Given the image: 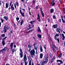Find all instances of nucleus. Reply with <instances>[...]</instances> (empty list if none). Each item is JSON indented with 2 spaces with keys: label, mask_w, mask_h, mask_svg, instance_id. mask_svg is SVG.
<instances>
[{
  "label": "nucleus",
  "mask_w": 65,
  "mask_h": 65,
  "mask_svg": "<svg viewBox=\"0 0 65 65\" xmlns=\"http://www.w3.org/2000/svg\"><path fill=\"white\" fill-rule=\"evenodd\" d=\"M48 56H47L46 57L45 60H44L42 62V63H41L40 65H44L45 64H46L47 63V62H48Z\"/></svg>",
  "instance_id": "obj_1"
},
{
  "label": "nucleus",
  "mask_w": 65,
  "mask_h": 65,
  "mask_svg": "<svg viewBox=\"0 0 65 65\" xmlns=\"http://www.w3.org/2000/svg\"><path fill=\"white\" fill-rule=\"evenodd\" d=\"M27 58L26 56V54H25L24 55V63L25 65H27L28 64V62L26 61L27 60Z\"/></svg>",
  "instance_id": "obj_2"
},
{
  "label": "nucleus",
  "mask_w": 65,
  "mask_h": 65,
  "mask_svg": "<svg viewBox=\"0 0 65 65\" xmlns=\"http://www.w3.org/2000/svg\"><path fill=\"white\" fill-rule=\"evenodd\" d=\"M10 29V27H8V25H6L4 26V30L5 31L4 32H6L7 31V29L8 30H9Z\"/></svg>",
  "instance_id": "obj_3"
},
{
  "label": "nucleus",
  "mask_w": 65,
  "mask_h": 65,
  "mask_svg": "<svg viewBox=\"0 0 65 65\" xmlns=\"http://www.w3.org/2000/svg\"><path fill=\"white\" fill-rule=\"evenodd\" d=\"M31 55H35V50L33 49V50H31L30 51Z\"/></svg>",
  "instance_id": "obj_4"
},
{
  "label": "nucleus",
  "mask_w": 65,
  "mask_h": 65,
  "mask_svg": "<svg viewBox=\"0 0 65 65\" xmlns=\"http://www.w3.org/2000/svg\"><path fill=\"white\" fill-rule=\"evenodd\" d=\"M37 20L39 21V22H41L40 17V16H39V14H38V15Z\"/></svg>",
  "instance_id": "obj_5"
},
{
  "label": "nucleus",
  "mask_w": 65,
  "mask_h": 65,
  "mask_svg": "<svg viewBox=\"0 0 65 65\" xmlns=\"http://www.w3.org/2000/svg\"><path fill=\"white\" fill-rule=\"evenodd\" d=\"M57 62H59L60 63H58V65H60L61 64H63V61L61 60H57Z\"/></svg>",
  "instance_id": "obj_6"
},
{
  "label": "nucleus",
  "mask_w": 65,
  "mask_h": 65,
  "mask_svg": "<svg viewBox=\"0 0 65 65\" xmlns=\"http://www.w3.org/2000/svg\"><path fill=\"white\" fill-rule=\"evenodd\" d=\"M53 28L54 29H56L58 28V25L55 24L53 25L52 26Z\"/></svg>",
  "instance_id": "obj_7"
},
{
  "label": "nucleus",
  "mask_w": 65,
  "mask_h": 65,
  "mask_svg": "<svg viewBox=\"0 0 65 65\" xmlns=\"http://www.w3.org/2000/svg\"><path fill=\"white\" fill-rule=\"evenodd\" d=\"M51 4L52 6H54V5H55V3L54 2V0H52L51 3Z\"/></svg>",
  "instance_id": "obj_8"
},
{
  "label": "nucleus",
  "mask_w": 65,
  "mask_h": 65,
  "mask_svg": "<svg viewBox=\"0 0 65 65\" xmlns=\"http://www.w3.org/2000/svg\"><path fill=\"white\" fill-rule=\"evenodd\" d=\"M54 39L55 40H57L58 42V43H59V39H57V36H56V35L54 36Z\"/></svg>",
  "instance_id": "obj_9"
},
{
  "label": "nucleus",
  "mask_w": 65,
  "mask_h": 65,
  "mask_svg": "<svg viewBox=\"0 0 65 65\" xmlns=\"http://www.w3.org/2000/svg\"><path fill=\"white\" fill-rule=\"evenodd\" d=\"M61 36L62 37V40H64V39H65V37L64 36V34H61Z\"/></svg>",
  "instance_id": "obj_10"
},
{
  "label": "nucleus",
  "mask_w": 65,
  "mask_h": 65,
  "mask_svg": "<svg viewBox=\"0 0 65 65\" xmlns=\"http://www.w3.org/2000/svg\"><path fill=\"white\" fill-rule=\"evenodd\" d=\"M37 31H38L39 32H41V30L39 27H38Z\"/></svg>",
  "instance_id": "obj_11"
},
{
  "label": "nucleus",
  "mask_w": 65,
  "mask_h": 65,
  "mask_svg": "<svg viewBox=\"0 0 65 65\" xmlns=\"http://www.w3.org/2000/svg\"><path fill=\"white\" fill-rule=\"evenodd\" d=\"M13 43H12L11 45H10V46H11V50L12 49V47H13Z\"/></svg>",
  "instance_id": "obj_12"
},
{
  "label": "nucleus",
  "mask_w": 65,
  "mask_h": 65,
  "mask_svg": "<svg viewBox=\"0 0 65 65\" xmlns=\"http://www.w3.org/2000/svg\"><path fill=\"white\" fill-rule=\"evenodd\" d=\"M2 45H3V46H4V45L5 44V43L4 40H3L2 42Z\"/></svg>",
  "instance_id": "obj_13"
},
{
  "label": "nucleus",
  "mask_w": 65,
  "mask_h": 65,
  "mask_svg": "<svg viewBox=\"0 0 65 65\" xmlns=\"http://www.w3.org/2000/svg\"><path fill=\"white\" fill-rule=\"evenodd\" d=\"M43 54L42 53H41L40 54V59H42V57H43Z\"/></svg>",
  "instance_id": "obj_14"
},
{
  "label": "nucleus",
  "mask_w": 65,
  "mask_h": 65,
  "mask_svg": "<svg viewBox=\"0 0 65 65\" xmlns=\"http://www.w3.org/2000/svg\"><path fill=\"white\" fill-rule=\"evenodd\" d=\"M21 14V15L23 17H25V13L22 12L21 13H20Z\"/></svg>",
  "instance_id": "obj_15"
},
{
  "label": "nucleus",
  "mask_w": 65,
  "mask_h": 65,
  "mask_svg": "<svg viewBox=\"0 0 65 65\" xmlns=\"http://www.w3.org/2000/svg\"><path fill=\"white\" fill-rule=\"evenodd\" d=\"M4 19L6 20V21H7V20H8V18H7V17L6 16H5L4 17Z\"/></svg>",
  "instance_id": "obj_16"
},
{
  "label": "nucleus",
  "mask_w": 65,
  "mask_h": 65,
  "mask_svg": "<svg viewBox=\"0 0 65 65\" xmlns=\"http://www.w3.org/2000/svg\"><path fill=\"white\" fill-rule=\"evenodd\" d=\"M37 36L39 37V38H41V35L40 34H38L37 35Z\"/></svg>",
  "instance_id": "obj_17"
},
{
  "label": "nucleus",
  "mask_w": 65,
  "mask_h": 65,
  "mask_svg": "<svg viewBox=\"0 0 65 65\" xmlns=\"http://www.w3.org/2000/svg\"><path fill=\"white\" fill-rule=\"evenodd\" d=\"M6 8H8V3H7L6 4Z\"/></svg>",
  "instance_id": "obj_18"
},
{
  "label": "nucleus",
  "mask_w": 65,
  "mask_h": 65,
  "mask_svg": "<svg viewBox=\"0 0 65 65\" xmlns=\"http://www.w3.org/2000/svg\"><path fill=\"white\" fill-rule=\"evenodd\" d=\"M20 56L21 58H23V53H20Z\"/></svg>",
  "instance_id": "obj_19"
},
{
  "label": "nucleus",
  "mask_w": 65,
  "mask_h": 65,
  "mask_svg": "<svg viewBox=\"0 0 65 65\" xmlns=\"http://www.w3.org/2000/svg\"><path fill=\"white\" fill-rule=\"evenodd\" d=\"M40 51L41 52H42V51H43V49H42V46H41V45L40 47Z\"/></svg>",
  "instance_id": "obj_20"
},
{
  "label": "nucleus",
  "mask_w": 65,
  "mask_h": 65,
  "mask_svg": "<svg viewBox=\"0 0 65 65\" xmlns=\"http://www.w3.org/2000/svg\"><path fill=\"white\" fill-rule=\"evenodd\" d=\"M54 9H51L50 10V12L51 13H53V12H54Z\"/></svg>",
  "instance_id": "obj_21"
},
{
  "label": "nucleus",
  "mask_w": 65,
  "mask_h": 65,
  "mask_svg": "<svg viewBox=\"0 0 65 65\" xmlns=\"http://www.w3.org/2000/svg\"><path fill=\"white\" fill-rule=\"evenodd\" d=\"M23 22H24V21L23 20H22V21L20 22L21 25H23Z\"/></svg>",
  "instance_id": "obj_22"
},
{
  "label": "nucleus",
  "mask_w": 65,
  "mask_h": 65,
  "mask_svg": "<svg viewBox=\"0 0 65 65\" xmlns=\"http://www.w3.org/2000/svg\"><path fill=\"white\" fill-rule=\"evenodd\" d=\"M8 48H7V47H5V48H4L3 50V51H6L7 50Z\"/></svg>",
  "instance_id": "obj_23"
},
{
  "label": "nucleus",
  "mask_w": 65,
  "mask_h": 65,
  "mask_svg": "<svg viewBox=\"0 0 65 65\" xmlns=\"http://www.w3.org/2000/svg\"><path fill=\"white\" fill-rule=\"evenodd\" d=\"M28 48H31V47H32L30 45H28Z\"/></svg>",
  "instance_id": "obj_24"
},
{
  "label": "nucleus",
  "mask_w": 65,
  "mask_h": 65,
  "mask_svg": "<svg viewBox=\"0 0 65 65\" xmlns=\"http://www.w3.org/2000/svg\"><path fill=\"white\" fill-rule=\"evenodd\" d=\"M32 31H33V30H30L27 32H26V33H29V32H32Z\"/></svg>",
  "instance_id": "obj_25"
},
{
  "label": "nucleus",
  "mask_w": 65,
  "mask_h": 65,
  "mask_svg": "<svg viewBox=\"0 0 65 65\" xmlns=\"http://www.w3.org/2000/svg\"><path fill=\"white\" fill-rule=\"evenodd\" d=\"M20 51L21 53H23V51H22V50L21 49H20Z\"/></svg>",
  "instance_id": "obj_26"
},
{
  "label": "nucleus",
  "mask_w": 65,
  "mask_h": 65,
  "mask_svg": "<svg viewBox=\"0 0 65 65\" xmlns=\"http://www.w3.org/2000/svg\"><path fill=\"white\" fill-rule=\"evenodd\" d=\"M41 14L42 15V17H44V13L43 12H41Z\"/></svg>",
  "instance_id": "obj_27"
},
{
  "label": "nucleus",
  "mask_w": 65,
  "mask_h": 65,
  "mask_svg": "<svg viewBox=\"0 0 65 65\" xmlns=\"http://www.w3.org/2000/svg\"><path fill=\"white\" fill-rule=\"evenodd\" d=\"M56 31H57V32H59V31H60V28H57L56 29Z\"/></svg>",
  "instance_id": "obj_28"
},
{
  "label": "nucleus",
  "mask_w": 65,
  "mask_h": 65,
  "mask_svg": "<svg viewBox=\"0 0 65 65\" xmlns=\"http://www.w3.org/2000/svg\"><path fill=\"white\" fill-rule=\"evenodd\" d=\"M1 23H3V22H4V20H3V19H1Z\"/></svg>",
  "instance_id": "obj_29"
},
{
  "label": "nucleus",
  "mask_w": 65,
  "mask_h": 65,
  "mask_svg": "<svg viewBox=\"0 0 65 65\" xmlns=\"http://www.w3.org/2000/svg\"><path fill=\"white\" fill-rule=\"evenodd\" d=\"M11 8L12 10H13L14 9V8L12 6H11Z\"/></svg>",
  "instance_id": "obj_30"
},
{
  "label": "nucleus",
  "mask_w": 65,
  "mask_h": 65,
  "mask_svg": "<svg viewBox=\"0 0 65 65\" xmlns=\"http://www.w3.org/2000/svg\"><path fill=\"white\" fill-rule=\"evenodd\" d=\"M62 54L60 53L59 55V58H61V57L62 56Z\"/></svg>",
  "instance_id": "obj_31"
},
{
  "label": "nucleus",
  "mask_w": 65,
  "mask_h": 65,
  "mask_svg": "<svg viewBox=\"0 0 65 65\" xmlns=\"http://www.w3.org/2000/svg\"><path fill=\"white\" fill-rule=\"evenodd\" d=\"M50 56L51 58H52V56H53V54L52 53H50Z\"/></svg>",
  "instance_id": "obj_32"
},
{
  "label": "nucleus",
  "mask_w": 65,
  "mask_h": 65,
  "mask_svg": "<svg viewBox=\"0 0 65 65\" xmlns=\"http://www.w3.org/2000/svg\"><path fill=\"white\" fill-rule=\"evenodd\" d=\"M27 57L28 60H30V59H31V57L30 56H29V57L28 56Z\"/></svg>",
  "instance_id": "obj_33"
},
{
  "label": "nucleus",
  "mask_w": 65,
  "mask_h": 65,
  "mask_svg": "<svg viewBox=\"0 0 65 65\" xmlns=\"http://www.w3.org/2000/svg\"><path fill=\"white\" fill-rule=\"evenodd\" d=\"M42 8H40V10L41 11V13L43 12V11H42Z\"/></svg>",
  "instance_id": "obj_34"
},
{
  "label": "nucleus",
  "mask_w": 65,
  "mask_h": 65,
  "mask_svg": "<svg viewBox=\"0 0 65 65\" xmlns=\"http://www.w3.org/2000/svg\"><path fill=\"white\" fill-rule=\"evenodd\" d=\"M46 45H44V48L45 49V51H46V50H45V49H46Z\"/></svg>",
  "instance_id": "obj_35"
},
{
  "label": "nucleus",
  "mask_w": 65,
  "mask_h": 65,
  "mask_svg": "<svg viewBox=\"0 0 65 65\" xmlns=\"http://www.w3.org/2000/svg\"><path fill=\"white\" fill-rule=\"evenodd\" d=\"M55 36H56V37H58V36H59V35L58 34H56Z\"/></svg>",
  "instance_id": "obj_36"
},
{
  "label": "nucleus",
  "mask_w": 65,
  "mask_h": 65,
  "mask_svg": "<svg viewBox=\"0 0 65 65\" xmlns=\"http://www.w3.org/2000/svg\"><path fill=\"white\" fill-rule=\"evenodd\" d=\"M5 35L4 34H2L1 36L2 37H4Z\"/></svg>",
  "instance_id": "obj_37"
},
{
  "label": "nucleus",
  "mask_w": 65,
  "mask_h": 65,
  "mask_svg": "<svg viewBox=\"0 0 65 65\" xmlns=\"http://www.w3.org/2000/svg\"><path fill=\"white\" fill-rule=\"evenodd\" d=\"M53 17L54 19H56V16H55V15H54L53 16Z\"/></svg>",
  "instance_id": "obj_38"
},
{
  "label": "nucleus",
  "mask_w": 65,
  "mask_h": 65,
  "mask_svg": "<svg viewBox=\"0 0 65 65\" xmlns=\"http://www.w3.org/2000/svg\"><path fill=\"white\" fill-rule=\"evenodd\" d=\"M19 19H20V18L19 17L18 18L17 17L16 18L17 21H18L19 20Z\"/></svg>",
  "instance_id": "obj_39"
},
{
  "label": "nucleus",
  "mask_w": 65,
  "mask_h": 65,
  "mask_svg": "<svg viewBox=\"0 0 65 65\" xmlns=\"http://www.w3.org/2000/svg\"><path fill=\"white\" fill-rule=\"evenodd\" d=\"M37 43H34V44H33V46H34V47L35 46V45H36Z\"/></svg>",
  "instance_id": "obj_40"
},
{
  "label": "nucleus",
  "mask_w": 65,
  "mask_h": 65,
  "mask_svg": "<svg viewBox=\"0 0 65 65\" xmlns=\"http://www.w3.org/2000/svg\"><path fill=\"white\" fill-rule=\"evenodd\" d=\"M29 65H31V61H30L29 63Z\"/></svg>",
  "instance_id": "obj_41"
},
{
  "label": "nucleus",
  "mask_w": 65,
  "mask_h": 65,
  "mask_svg": "<svg viewBox=\"0 0 65 65\" xmlns=\"http://www.w3.org/2000/svg\"><path fill=\"white\" fill-rule=\"evenodd\" d=\"M58 22L59 23H61V19H60L58 21Z\"/></svg>",
  "instance_id": "obj_42"
},
{
  "label": "nucleus",
  "mask_w": 65,
  "mask_h": 65,
  "mask_svg": "<svg viewBox=\"0 0 65 65\" xmlns=\"http://www.w3.org/2000/svg\"><path fill=\"white\" fill-rule=\"evenodd\" d=\"M53 52L54 53H55L56 52V50L54 48L53 49Z\"/></svg>",
  "instance_id": "obj_43"
},
{
  "label": "nucleus",
  "mask_w": 65,
  "mask_h": 65,
  "mask_svg": "<svg viewBox=\"0 0 65 65\" xmlns=\"http://www.w3.org/2000/svg\"><path fill=\"white\" fill-rule=\"evenodd\" d=\"M62 22H63V23H65V21H64V20L63 19H62Z\"/></svg>",
  "instance_id": "obj_44"
},
{
  "label": "nucleus",
  "mask_w": 65,
  "mask_h": 65,
  "mask_svg": "<svg viewBox=\"0 0 65 65\" xmlns=\"http://www.w3.org/2000/svg\"><path fill=\"white\" fill-rule=\"evenodd\" d=\"M53 61H54V59H52L51 61V63H52V62H53Z\"/></svg>",
  "instance_id": "obj_45"
},
{
  "label": "nucleus",
  "mask_w": 65,
  "mask_h": 65,
  "mask_svg": "<svg viewBox=\"0 0 65 65\" xmlns=\"http://www.w3.org/2000/svg\"><path fill=\"white\" fill-rule=\"evenodd\" d=\"M14 51H15V50H14V49H12V53H14Z\"/></svg>",
  "instance_id": "obj_46"
},
{
  "label": "nucleus",
  "mask_w": 65,
  "mask_h": 65,
  "mask_svg": "<svg viewBox=\"0 0 65 65\" xmlns=\"http://www.w3.org/2000/svg\"><path fill=\"white\" fill-rule=\"evenodd\" d=\"M3 52V50H0V53H2Z\"/></svg>",
  "instance_id": "obj_47"
},
{
  "label": "nucleus",
  "mask_w": 65,
  "mask_h": 65,
  "mask_svg": "<svg viewBox=\"0 0 65 65\" xmlns=\"http://www.w3.org/2000/svg\"><path fill=\"white\" fill-rule=\"evenodd\" d=\"M34 48L35 50H36V51L37 50V47H34Z\"/></svg>",
  "instance_id": "obj_48"
},
{
  "label": "nucleus",
  "mask_w": 65,
  "mask_h": 65,
  "mask_svg": "<svg viewBox=\"0 0 65 65\" xmlns=\"http://www.w3.org/2000/svg\"><path fill=\"white\" fill-rule=\"evenodd\" d=\"M31 57L32 58H33V56H34V55H33V54H31Z\"/></svg>",
  "instance_id": "obj_49"
},
{
  "label": "nucleus",
  "mask_w": 65,
  "mask_h": 65,
  "mask_svg": "<svg viewBox=\"0 0 65 65\" xmlns=\"http://www.w3.org/2000/svg\"><path fill=\"white\" fill-rule=\"evenodd\" d=\"M30 24H31V25H33V22H32V21H30Z\"/></svg>",
  "instance_id": "obj_50"
},
{
  "label": "nucleus",
  "mask_w": 65,
  "mask_h": 65,
  "mask_svg": "<svg viewBox=\"0 0 65 65\" xmlns=\"http://www.w3.org/2000/svg\"><path fill=\"white\" fill-rule=\"evenodd\" d=\"M63 11L64 13L65 14V9L64 8L63 9Z\"/></svg>",
  "instance_id": "obj_51"
},
{
  "label": "nucleus",
  "mask_w": 65,
  "mask_h": 65,
  "mask_svg": "<svg viewBox=\"0 0 65 65\" xmlns=\"http://www.w3.org/2000/svg\"><path fill=\"white\" fill-rule=\"evenodd\" d=\"M6 38H7V37H4V38L3 39V40H4V39H6Z\"/></svg>",
  "instance_id": "obj_52"
},
{
  "label": "nucleus",
  "mask_w": 65,
  "mask_h": 65,
  "mask_svg": "<svg viewBox=\"0 0 65 65\" xmlns=\"http://www.w3.org/2000/svg\"><path fill=\"white\" fill-rule=\"evenodd\" d=\"M16 5H19V3H16Z\"/></svg>",
  "instance_id": "obj_53"
},
{
  "label": "nucleus",
  "mask_w": 65,
  "mask_h": 65,
  "mask_svg": "<svg viewBox=\"0 0 65 65\" xmlns=\"http://www.w3.org/2000/svg\"><path fill=\"white\" fill-rule=\"evenodd\" d=\"M20 13H22V10H20Z\"/></svg>",
  "instance_id": "obj_54"
},
{
  "label": "nucleus",
  "mask_w": 65,
  "mask_h": 65,
  "mask_svg": "<svg viewBox=\"0 0 65 65\" xmlns=\"http://www.w3.org/2000/svg\"><path fill=\"white\" fill-rule=\"evenodd\" d=\"M53 46H54V47H55V48H56V47H56V45H54Z\"/></svg>",
  "instance_id": "obj_55"
},
{
  "label": "nucleus",
  "mask_w": 65,
  "mask_h": 65,
  "mask_svg": "<svg viewBox=\"0 0 65 65\" xmlns=\"http://www.w3.org/2000/svg\"><path fill=\"white\" fill-rule=\"evenodd\" d=\"M55 48L56 49V50H59V48L57 47L56 48Z\"/></svg>",
  "instance_id": "obj_56"
},
{
  "label": "nucleus",
  "mask_w": 65,
  "mask_h": 65,
  "mask_svg": "<svg viewBox=\"0 0 65 65\" xmlns=\"http://www.w3.org/2000/svg\"><path fill=\"white\" fill-rule=\"evenodd\" d=\"M29 28L30 29H32V27H29Z\"/></svg>",
  "instance_id": "obj_57"
},
{
  "label": "nucleus",
  "mask_w": 65,
  "mask_h": 65,
  "mask_svg": "<svg viewBox=\"0 0 65 65\" xmlns=\"http://www.w3.org/2000/svg\"><path fill=\"white\" fill-rule=\"evenodd\" d=\"M36 9H38V6H37L36 7Z\"/></svg>",
  "instance_id": "obj_58"
},
{
  "label": "nucleus",
  "mask_w": 65,
  "mask_h": 65,
  "mask_svg": "<svg viewBox=\"0 0 65 65\" xmlns=\"http://www.w3.org/2000/svg\"><path fill=\"white\" fill-rule=\"evenodd\" d=\"M30 30V29L29 28H28L26 29V30Z\"/></svg>",
  "instance_id": "obj_59"
},
{
  "label": "nucleus",
  "mask_w": 65,
  "mask_h": 65,
  "mask_svg": "<svg viewBox=\"0 0 65 65\" xmlns=\"http://www.w3.org/2000/svg\"><path fill=\"white\" fill-rule=\"evenodd\" d=\"M2 4V3H1V1H0V5H1Z\"/></svg>",
  "instance_id": "obj_60"
},
{
  "label": "nucleus",
  "mask_w": 65,
  "mask_h": 65,
  "mask_svg": "<svg viewBox=\"0 0 65 65\" xmlns=\"http://www.w3.org/2000/svg\"><path fill=\"white\" fill-rule=\"evenodd\" d=\"M32 3H33L34 4H35V1H33L32 2Z\"/></svg>",
  "instance_id": "obj_61"
},
{
  "label": "nucleus",
  "mask_w": 65,
  "mask_h": 65,
  "mask_svg": "<svg viewBox=\"0 0 65 65\" xmlns=\"http://www.w3.org/2000/svg\"><path fill=\"white\" fill-rule=\"evenodd\" d=\"M12 4V1H11L10 3V5H11V4Z\"/></svg>",
  "instance_id": "obj_62"
},
{
  "label": "nucleus",
  "mask_w": 65,
  "mask_h": 65,
  "mask_svg": "<svg viewBox=\"0 0 65 65\" xmlns=\"http://www.w3.org/2000/svg\"><path fill=\"white\" fill-rule=\"evenodd\" d=\"M31 27V25L29 24L28 26V27Z\"/></svg>",
  "instance_id": "obj_63"
},
{
  "label": "nucleus",
  "mask_w": 65,
  "mask_h": 65,
  "mask_svg": "<svg viewBox=\"0 0 65 65\" xmlns=\"http://www.w3.org/2000/svg\"><path fill=\"white\" fill-rule=\"evenodd\" d=\"M21 65H23V62H21Z\"/></svg>",
  "instance_id": "obj_64"
}]
</instances>
